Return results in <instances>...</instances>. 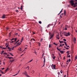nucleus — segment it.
Segmentation results:
<instances>
[{
  "label": "nucleus",
  "mask_w": 77,
  "mask_h": 77,
  "mask_svg": "<svg viewBox=\"0 0 77 77\" xmlns=\"http://www.w3.org/2000/svg\"><path fill=\"white\" fill-rule=\"evenodd\" d=\"M49 35L51 36V37L49 38V39H51L52 38H53V36H54V33L52 34L50 32H49Z\"/></svg>",
  "instance_id": "1"
},
{
  "label": "nucleus",
  "mask_w": 77,
  "mask_h": 77,
  "mask_svg": "<svg viewBox=\"0 0 77 77\" xmlns=\"http://www.w3.org/2000/svg\"><path fill=\"white\" fill-rule=\"evenodd\" d=\"M74 1L73 0H71L69 2L70 3V4L71 6H74Z\"/></svg>",
  "instance_id": "2"
},
{
  "label": "nucleus",
  "mask_w": 77,
  "mask_h": 77,
  "mask_svg": "<svg viewBox=\"0 0 77 77\" xmlns=\"http://www.w3.org/2000/svg\"><path fill=\"white\" fill-rule=\"evenodd\" d=\"M51 66L52 67V69H56V68H56V65H53V64L51 65Z\"/></svg>",
  "instance_id": "3"
},
{
  "label": "nucleus",
  "mask_w": 77,
  "mask_h": 77,
  "mask_svg": "<svg viewBox=\"0 0 77 77\" xmlns=\"http://www.w3.org/2000/svg\"><path fill=\"white\" fill-rule=\"evenodd\" d=\"M23 74H24V75H26V77H29V76L27 74V72H24L23 73Z\"/></svg>",
  "instance_id": "4"
},
{
  "label": "nucleus",
  "mask_w": 77,
  "mask_h": 77,
  "mask_svg": "<svg viewBox=\"0 0 77 77\" xmlns=\"http://www.w3.org/2000/svg\"><path fill=\"white\" fill-rule=\"evenodd\" d=\"M65 36H70V34H69V32H68L67 33H66L65 34Z\"/></svg>",
  "instance_id": "5"
},
{
  "label": "nucleus",
  "mask_w": 77,
  "mask_h": 77,
  "mask_svg": "<svg viewBox=\"0 0 77 77\" xmlns=\"http://www.w3.org/2000/svg\"><path fill=\"white\" fill-rule=\"evenodd\" d=\"M73 41L74 43H75H75L76 42V38H75V37H74V38Z\"/></svg>",
  "instance_id": "6"
},
{
  "label": "nucleus",
  "mask_w": 77,
  "mask_h": 77,
  "mask_svg": "<svg viewBox=\"0 0 77 77\" xmlns=\"http://www.w3.org/2000/svg\"><path fill=\"white\" fill-rule=\"evenodd\" d=\"M53 26V24H50L47 26V28H48V27H50V26Z\"/></svg>",
  "instance_id": "7"
},
{
  "label": "nucleus",
  "mask_w": 77,
  "mask_h": 77,
  "mask_svg": "<svg viewBox=\"0 0 77 77\" xmlns=\"http://www.w3.org/2000/svg\"><path fill=\"white\" fill-rule=\"evenodd\" d=\"M65 27V29H67V28H69V27L68 26L66 25Z\"/></svg>",
  "instance_id": "8"
},
{
  "label": "nucleus",
  "mask_w": 77,
  "mask_h": 77,
  "mask_svg": "<svg viewBox=\"0 0 77 77\" xmlns=\"http://www.w3.org/2000/svg\"><path fill=\"white\" fill-rule=\"evenodd\" d=\"M44 65L43 66H44L45 65V57H44Z\"/></svg>",
  "instance_id": "9"
},
{
  "label": "nucleus",
  "mask_w": 77,
  "mask_h": 77,
  "mask_svg": "<svg viewBox=\"0 0 77 77\" xmlns=\"http://www.w3.org/2000/svg\"><path fill=\"white\" fill-rule=\"evenodd\" d=\"M17 38H13L11 39V40L12 41V40H14V41H16V40H17Z\"/></svg>",
  "instance_id": "10"
},
{
  "label": "nucleus",
  "mask_w": 77,
  "mask_h": 77,
  "mask_svg": "<svg viewBox=\"0 0 77 77\" xmlns=\"http://www.w3.org/2000/svg\"><path fill=\"white\" fill-rule=\"evenodd\" d=\"M60 53H61V54H63L64 53V51H60Z\"/></svg>",
  "instance_id": "11"
},
{
  "label": "nucleus",
  "mask_w": 77,
  "mask_h": 77,
  "mask_svg": "<svg viewBox=\"0 0 77 77\" xmlns=\"http://www.w3.org/2000/svg\"><path fill=\"white\" fill-rule=\"evenodd\" d=\"M2 18H5V14H4L2 16Z\"/></svg>",
  "instance_id": "12"
},
{
  "label": "nucleus",
  "mask_w": 77,
  "mask_h": 77,
  "mask_svg": "<svg viewBox=\"0 0 77 77\" xmlns=\"http://www.w3.org/2000/svg\"><path fill=\"white\" fill-rule=\"evenodd\" d=\"M66 53L67 54V56H69V51H67V52Z\"/></svg>",
  "instance_id": "13"
},
{
  "label": "nucleus",
  "mask_w": 77,
  "mask_h": 77,
  "mask_svg": "<svg viewBox=\"0 0 77 77\" xmlns=\"http://www.w3.org/2000/svg\"><path fill=\"white\" fill-rule=\"evenodd\" d=\"M64 43L65 44V45H66V46H67V44H66V42H64Z\"/></svg>",
  "instance_id": "14"
},
{
  "label": "nucleus",
  "mask_w": 77,
  "mask_h": 77,
  "mask_svg": "<svg viewBox=\"0 0 77 77\" xmlns=\"http://www.w3.org/2000/svg\"><path fill=\"white\" fill-rule=\"evenodd\" d=\"M77 59V55H76V56L75 57V60H76V59Z\"/></svg>",
  "instance_id": "15"
},
{
  "label": "nucleus",
  "mask_w": 77,
  "mask_h": 77,
  "mask_svg": "<svg viewBox=\"0 0 77 77\" xmlns=\"http://www.w3.org/2000/svg\"><path fill=\"white\" fill-rule=\"evenodd\" d=\"M74 8H75V7H76L77 6V5L75 4H74Z\"/></svg>",
  "instance_id": "16"
},
{
  "label": "nucleus",
  "mask_w": 77,
  "mask_h": 77,
  "mask_svg": "<svg viewBox=\"0 0 77 77\" xmlns=\"http://www.w3.org/2000/svg\"><path fill=\"white\" fill-rule=\"evenodd\" d=\"M23 38H24L23 37L21 39V42H22V41H23Z\"/></svg>",
  "instance_id": "17"
},
{
  "label": "nucleus",
  "mask_w": 77,
  "mask_h": 77,
  "mask_svg": "<svg viewBox=\"0 0 77 77\" xmlns=\"http://www.w3.org/2000/svg\"><path fill=\"white\" fill-rule=\"evenodd\" d=\"M21 44V43L19 42L17 43V45H20Z\"/></svg>",
  "instance_id": "18"
},
{
  "label": "nucleus",
  "mask_w": 77,
  "mask_h": 77,
  "mask_svg": "<svg viewBox=\"0 0 77 77\" xmlns=\"http://www.w3.org/2000/svg\"><path fill=\"white\" fill-rule=\"evenodd\" d=\"M64 14L65 15H66V11L65 10L64 11Z\"/></svg>",
  "instance_id": "19"
},
{
  "label": "nucleus",
  "mask_w": 77,
  "mask_h": 77,
  "mask_svg": "<svg viewBox=\"0 0 77 77\" xmlns=\"http://www.w3.org/2000/svg\"><path fill=\"white\" fill-rule=\"evenodd\" d=\"M18 41H19V40H18L16 42V43H15L14 44V45H15V44H17V42H18Z\"/></svg>",
  "instance_id": "20"
},
{
  "label": "nucleus",
  "mask_w": 77,
  "mask_h": 77,
  "mask_svg": "<svg viewBox=\"0 0 77 77\" xmlns=\"http://www.w3.org/2000/svg\"><path fill=\"white\" fill-rule=\"evenodd\" d=\"M57 50H58V51H60V49H59V48H58V47H57Z\"/></svg>",
  "instance_id": "21"
},
{
  "label": "nucleus",
  "mask_w": 77,
  "mask_h": 77,
  "mask_svg": "<svg viewBox=\"0 0 77 77\" xmlns=\"http://www.w3.org/2000/svg\"><path fill=\"white\" fill-rule=\"evenodd\" d=\"M9 54H10V55H11V56H14V55H13V54H12L11 53H10Z\"/></svg>",
  "instance_id": "22"
},
{
  "label": "nucleus",
  "mask_w": 77,
  "mask_h": 77,
  "mask_svg": "<svg viewBox=\"0 0 77 77\" xmlns=\"http://www.w3.org/2000/svg\"><path fill=\"white\" fill-rule=\"evenodd\" d=\"M33 60V59L29 61L28 63H30V62H31Z\"/></svg>",
  "instance_id": "23"
},
{
  "label": "nucleus",
  "mask_w": 77,
  "mask_h": 77,
  "mask_svg": "<svg viewBox=\"0 0 77 77\" xmlns=\"http://www.w3.org/2000/svg\"><path fill=\"white\" fill-rule=\"evenodd\" d=\"M35 72V70H33L32 71V74H33V73H34V72Z\"/></svg>",
  "instance_id": "24"
},
{
  "label": "nucleus",
  "mask_w": 77,
  "mask_h": 77,
  "mask_svg": "<svg viewBox=\"0 0 77 77\" xmlns=\"http://www.w3.org/2000/svg\"><path fill=\"white\" fill-rule=\"evenodd\" d=\"M8 45H6V47H5V48H6V49L7 48H8Z\"/></svg>",
  "instance_id": "25"
},
{
  "label": "nucleus",
  "mask_w": 77,
  "mask_h": 77,
  "mask_svg": "<svg viewBox=\"0 0 77 77\" xmlns=\"http://www.w3.org/2000/svg\"><path fill=\"white\" fill-rule=\"evenodd\" d=\"M53 59H54H54H55V58L56 57L54 56L53 57H52Z\"/></svg>",
  "instance_id": "26"
},
{
  "label": "nucleus",
  "mask_w": 77,
  "mask_h": 77,
  "mask_svg": "<svg viewBox=\"0 0 77 77\" xmlns=\"http://www.w3.org/2000/svg\"><path fill=\"white\" fill-rule=\"evenodd\" d=\"M2 49H4V50H6V48H2Z\"/></svg>",
  "instance_id": "27"
},
{
  "label": "nucleus",
  "mask_w": 77,
  "mask_h": 77,
  "mask_svg": "<svg viewBox=\"0 0 77 77\" xmlns=\"http://www.w3.org/2000/svg\"><path fill=\"white\" fill-rule=\"evenodd\" d=\"M11 32H10L9 33V36H11Z\"/></svg>",
  "instance_id": "28"
},
{
  "label": "nucleus",
  "mask_w": 77,
  "mask_h": 77,
  "mask_svg": "<svg viewBox=\"0 0 77 77\" xmlns=\"http://www.w3.org/2000/svg\"><path fill=\"white\" fill-rule=\"evenodd\" d=\"M39 23V24H42V22H41V21H39V22H38Z\"/></svg>",
  "instance_id": "29"
},
{
  "label": "nucleus",
  "mask_w": 77,
  "mask_h": 77,
  "mask_svg": "<svg viewBox=\"0 0 77 77\" xmlns=\"http://www.w3.org/2000/svg\"><path fill=\"white\" fill-rule=\"evenodd\" d=\"M67 57H71V56H70V55H68V56L67 55Z\"/></svg>",
  "instance_id": "30"
},
{
  "label": "nucleus",
  "mask_w": 77,
  "mask_h": 77,
  "mask_svg": "<svg viewBox=\"0 0 77 77\" xmlns=\"http://www.w3.org/2000/svg\"><path fill=\"white\" fill-rule=\"evenodd\" d=\"M3 54H6V55L7 54V53H4Z\"/></svg>",
  "instance_id": "31"
},
{
  "label": "nucleus",
  "mask_w": 77,
  "mask_h": 77,
  "mask_svg": "<svg viewBox=\"0 0 77 77\" xmlns=\"http://www.w3.org/2000/svg\"><path fill=\"white\" fill-rule=\"evenodd\" d=\"M19 51H21V48H20L19 49H18Z\"/></svg>",
  "instance_id": "32"
},
{
  "label": "nucleus",
  "mask_w": 77,
  "mask_h": 77,
  "mask_svg": "<svg viewBox=\"0 0 77 77\" xmlns=\"http://www.w3.org/2000/svg\"><path fill=\"white\" fill-rule=\"evenodd\" d=\"M16 12H19V11H18V10H16Z\"/></svg>",
  "instance_id": "33"
},
{
  "label": "nucleus",
  "mask_w": 77,
  "mask_h": 77,
  "mask_svg": "<svg viewBox=\"0 0 77 77\" xmlns=\"http://www.w3.org/2000/svg\"><path fill=\"white\" fill-rule=\"evenodd\" d=\"M69 62L71 61V59H69L68 60Z\"/></svg>",
  "instance_id": "34"
},
{
  "label": "nucleus",
  "mask_w": 77,
  "mask_h": 77,
  "mask_svg": "<svg viewBox=\"0 0 77 77\" xmlns=\"http://www.w3.org/2000/svg\"><path fill=\"white\" fill-rule=\"evenodd\" d=\"M63 40L64 41H66V40L65 39H63Z\"/></svg>",
  "instance_id": "35"
},
{
  "label": "nucleus",
  "mask_w": 77,
  "mask_h": 77,
  "mask_svg": "<svg viewBox=\"0 0 77 77\" xmlns=\"http://www.w3.org/2000/svg\"><path fill=\"white\" fill-rule=\"evenodd\" d=\"M57 74H58V76H59V75H60V72H58L57 73Z\"/></svg>",
  "instance_id": "36"
},
{
  "label": "nucleus",
  "mask_w": 77,
  "mask_h": 77,
  "mask_svg": "<svg viewBox=\"0 0 77 77\" xmlns=\"http://www.w3.org/2000/svg\"><path fill=\"white\" fill-rule=\"evenodd\" d=\"M62 10H63V9H62L61 11L60 12V13H61L62 12Z\"/></svg>",
  "instance_id": "37"
},
{
  "label": "nucleus",
  "mask_w": 77,
  "mask_h": 77,
  "mask_svg": "<svg viewBox=\"0 0 77 77\" xmlns=\"http://www.w3.org/2000/svg\"><path fill=\"white\" fill-rule=\"evenodd\" d=\"M1 73H2V74H4V73H3V72H2V71H1Z\"/></svg>",
  "instance_id": "38"
},
{
  "label": "nucleus",
  "mask_w": 77,
  "mask_h": 77,
  "mask_svg": "<svg viewBox=\"0 0 77 77\" xmlns=\"http://www.w3.org/2000/svg\"><path fill=\"white\" fill-rule=\"evenodd\" d=\"M27 68H28V70H29V66H27Z\"/></svg>",
  "instance_id": "39"
},
{
  "label": "nucleus",
  "mask_w": 77,
  "mask_h": 77,
  "mask_svg": "<svg viewBox=\"0 0 77 77\" xmlns=\"http://www.w3.org/2000/svg\"><path fill=\"white\" fill-rule=\"evenodd\" d=\"M60 72L61 74H62V73H63V72H62V70H61V71H60Z\"/></svg>",
  "instance_id": "40"
},
{
  "label": "nucleus",
  "mask_w": 77,
  "mask_h": 77,
  "mask_svg": "<svg viewBox=\"0 0 77 77\" xmlns=\"http://www.w3.org/2000/svg\"><path fill=\"white\" fill-rule=\"evenodd\" d=\"M51 47V45L49 44V48H50Z\"/></svg>",
  "instance_id": "41"
},
{
  "label": "nucleus",
  "mask_w": 77,
  "mask_h": 77,
  "mask_svg": "<svg viewBox=\"0 0 77 77\" xmlns=\"http://www.w3.org/2000/svg\"><path fill=\"white\" fill-rule=\"evenodd\" d=\"M42 40H43V38L41 39V40L40 41L41 42H42Z\"/></svg>",
  "instance_id": "42"
},
{
  "label": "nucleus",
  "mask_w": 77,
  "mask_h": 77,
  "mask_svg": "<svg viewBox=\"0 0 77 77\" xmlns=\"http://www.w3.org/2000/svg\"><path fill=\"white\" fill-rule=\"evenodd\" d=\"M8 58H9V59H11V57H8Z\"/></svg>",
  "instance_id": "43"
},
{
  "label": "nucleus",
  "mask_w": 77,
  "mask_h": 77,
  "mask_svg": "<svg viewBox=\"0 0 77 77\" xmlns=\"http://www.w3.org/2000/svg\"><path fill=\"white\" fill-rule=\"evenodd\" d=\"M38 45H39V46H40L41 45V43H38Z\"/></svg>",
  "instance_id": "44"
},
{
  "label": "nucleus",
  "mask_w": 77,
  "mask_h": 77,
  "mask_svg": "<svg viewBox=\"0 0 77 77\" xmlns=\"http://www.w3.org/2000/svg\"><path fill=\"white\" fill-rule=\"evenodd\" d=\"M14 60H11V62H14Z\"/></svg>",
  "instance_id": "45"
},
{
  "label": "nucleus",
  "mask_w": 77,
  "mask_h": 77,
  "mask_svg": "<svg viewBox=\"0 0 77 77\" xmlns=\"http://www.w3.org/2000/svg\"><path fill=\"white\" fill-rule=\"evenodd\" d=\"M17 74H18V73H17L16 74L14 75H13V76H15V75H17Z\"/></svg>",
  "instance_id": "46"
},
{
  "label": "nucleus",
  "mask_w": 77,
  "mask_h": 77,
  "mask_svg": "<svg viewBox=\"0 0 77 77\" xmlns=\"http://www.w3.org/2000/svg\"><path fill=\"white\" fill-rule=\"evenodd\" d=\"M8 68L7 69L5 70V71H8Z\"/></svg>",
  "instance_id": "47"
},
{
  "label": "nucleus",
  "mask_w": 77,
  "mask_h": 77,
  "mask_svg": "<svg viewBox=\"0 0 77 77\" xmlns=\"http://www.w3.org/2000/svg\"><path fill=\"white\" fill-rule=\"evenodd\" d=\"M15 41H12V42H11V43H12V42H15Z\"/></svg>",
  "instance_id": "48"
},
{
  "label": "nucleus",
  "mask_w": 77,
  "mask_h": 77,
  "mask_svg": "<svg viewBox=\"0 0 77 77\" xmlns=\"http://www.w3.org/2000/svg\"><path fill=\"white\" fill-rule=\"evenodd\" d=\"M62 47V45H60V46H59V47Z\"/></svg>",
  "instance_id": "49"
},
{
  "label": "nucleus",
  "mask_w": 77,
  "mask_h": 77,
  "mask_svg": "<svg viewBox=\"0 0 77 77\" xmlns=\"http://www.w3.org/2000/svg\"><path fill=\"white\" fill-rule=\"evenodd\" d=\"M66 50H68V49H69V48H66Z\"/></svg>",
  "instance_id": "50"
},
{
  "label": "nucleus",
  "mask_w": 77,
  "mask_h": 77,
  "mask_svg": "<svg viewBox=\"0 0 77 77\" xmlns=\"http://www.w3.org/2000/svg\"><path fill=\"white\" fill-rule=\"evenodd\" d=\"M63 41H61V42L60 43H63Z\"/></svg>",
  "instance_id": "51"
},
{
  "label": "nucleus",
  "mask_w": 77,
  "mask_h": 77,
  "mask_svg": "<svg viewBox=\"0 0 77 77\" xmlns=\"http://www.w3.org/2000/svg\"><path fill=\"white\" fill-rule=\"evenodd\" d=\"M14 47H13L11 48V50H14Z\"/></svg>",
  "instance_id": "52"
},
{
  "label": "nucleus",
  "mask_w": 77,
  "mask_h": 77,
  "mask_svg": "<svg viewBox=\"0 0 77 77\" xmlns=\"http://www.w3.org/2000/svg\"><path fill=\"white\" fill-rule=\"evenodd\" d=\"M32 40H33V41H35V39H34V38H32Z\"/></svg>",
  "instance_id": "53"
},
{
  "label": "nucleus",
  "mask_w": 77,
  "mask_h": 77,
  "mask_svg": "<svg viewBox=\"0 0 77 77\" xmlns=\"http://www.w3.org/2000/svg\"><path fill=\"white\" fill-rule=\"evenodd\" d=\"M57 39H59V37H57Z\"/></svg>",
  "instance_id": "54"
},
{
  "label": "nucleus",
  "mask_w": 77,
  "mask_h": 77,
  "mask_svg": "<svg viewBox=\"0 0 77 77\" xmlns=\"http://www.w3.org/2000/svg\"><path fill=\"white\" fill-rule=\"evenodd\" d=\"M15 35H18V33H16L15 34Z\"/></svg>",
  "instance_id": "55"
},
{
  "label": "nucleus",
  "mask_w": 77,
  "mask_h": 77,
  "mask_svg": "<svg viewBox=\"0 0 77 77\" xmlns=\"http://www.w3.org/2000/svg\"><path fill=\"white\" fill-rule=\"evenodd\" d=\"M11 50H12V49L11 48H10V49H9L10 51H11Z\"/></svg>",
  "instance_id": "56"
},
{
  "label": "nucleus",
  "mask_w": 77,
  "mask_h": 77,
  "mask_svg": "<svg viewBox=\"0 0 77 77\" xmlns=\"http://www.w3.org/2000/svg\"><path fill=\"white\" fill-rule=\"evenodd\" d=\"M6 29H9V28H8V27H7V28H6Z\"/></svg>",
  "instance_id": "57"
},
{
  "label": "nucleus",
  "mask_w": 77,
  "mask_h": 77,
  "mask_svg": "<svg viewBox=\"0 0 77 77\" xmlns=\"http://www.w3.org/2000/svg\"><path fill=\"white\" fill-rule=\"evenodd\" d=\"M55 45L57 46V44H56V43H55Z\"/></svg>",
  "instance_id": "58"
},
{
  "label": "nucleus",
  "mask_w": 77,
  "mask_h": 77,
  "mask_svg": "<svg viewBox=\"0 0 77 77\" xmlns=\"http://www.w3.org/2000/svg\"><path fill=\"white\" fill-rule=\"evenodd\" d=\"M63 59H65V57H63Z\"/></svg>",
  "instance_id": "59"
},
{
  "label": "nucleus",
  "mask_w": 77,
  "mask_h": 77,
  "mask_svg": "<svg viewBox=\"0 0 77 77\" xmlns=\"http://www.w3.org/2000/svg\"><path fill=\"white\" fill-rule=\"evenodd\" d=\"M23 6H21V8H23Z\"/></svg>",
  "instance_id": "60"
},
{
  "label": "nucleus",
  "mask_w": 77,
  "mask_h": 77,
  "mask_svg": "<svg viewBox=\"0 0 77 77\" xmlns=\"http://www.w3.org/2000/svg\"><path fill=\"white\" fill-rule=\"evenodd\" d=\"M75 32L77 33V30H76V29H75Z\"/></svg>",
  "instance_id": "61"
},
{
  "label": "nucleus",
  "mask_w": 77,
  "mask_h": 77,
  "mask_svg": "<svg viewBox=\"0 0 77 77\" xmlns=\"http://www.w3.org/2000/svg\"><path fill=\"white\" fill-rule=\"evenodd\" d=\"M4 51H2V53H4Z\"/></svg>",
  "instance_id": "62"
},
{
  "label": "nucleus",
  "mask_w": 77,
  "mask_h": 77,
  "mask_svg": "<svg viewBox=\"0 0 77 77\" xmlns=\"http://www.w3.org/2000/svg\"><path fill=\"white\" fill-rule=\"evenodd\" d=\"M75 4L77 5V2H75Z\"/></svg>",
  "instance_id": "63"
},
{
  "label": "nucleus",
  "mask_w": 77,
  "mask_h": 77,
  "mask_svg": "<svg viewBox=\"0 0 77 77\" xmlns=\"http://www.w3.org/2000/svg\"><path fill=\"white\" fill-rule=\"evenodd\" d=\"M75 2H77V0H75Z\"/></svg>",
  "instance_id": "64"
}]
</instances>
